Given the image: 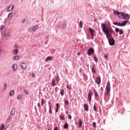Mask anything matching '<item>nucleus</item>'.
I'll use <instances>...</instances> for the list:
<instances>
[{"mask_svg": "<svg viewBox=\"0 0 130 130\" xmlns=\"http://www.w3.org/2000/svg\"><path fill=\"white\" fill-rule=\"evenodd\" d=\"M55 80H56V81H57V82H58V81H59V77L58 76H57L56 77Z\"/></svg>", "mask_w": 130, "mask_h": 130, "instance_id": "f704fd0d", "label": "nucleus"}, {"mask_svg": "<svg viewBox=\"0 0 130 130\" xmlns=\"http://www.w3.org/2000/svg\"><path fill=\"white\" fill-rule=\"evenodd\" d=\"M38 107H40V103H38Z\"/></svg>", "mask_w": 130, "mask_h": 130, "instance_id": "09e8293b", "label": "nucleus"}, {"mask_svg": "<svg viewBox=\"0 0 130 130\" xmlns=\"http://www.w3.org/2000/svg\"><path fill=\"white\" fill-rule=\"evenodd\" d=\"M66 28H67V24L66 23H63L62 26V28L66 29Z\"/></svg>", "mask_w": 130, "mask_h": 130, "instance_id": "b1692460", "label": "nucleus"}, {"mask_svg": "<svg viewBox=\"0 0 130 130\" xmlns=\"http://www.w3.org/2000/svg\"><path fill=\"white\" fill-rule=\"evenodd\" d=\"M106 90L107 91L106 95H109V92H110V83H107V86L106 87Z\"/></svg>", "mask_w": 130, "mask_h": 130, "instance_id": "20e7f679", "label": "nucleus"}, {"mask_svg": "<svg viewBox=\"0 0 130 130\" xmlns=\"http://www.w3.org/2000/svg\"><path fill=\"white\" fill-rule=\"evenodd\" d=\"M5 28V25H2L0 27V30L1 31H2L3 29Z\"/></svg>", "mask_w": 130, "mask_h": 130, "instance_id": "7c9ffc66", "label": "nucleus"}, {"mask_svg": "<svg viewBox=\"0 0 130 130\" xmlns=\"http://www.w3.org/2000/svg\"><path fill=\"white\" fill-rule=\"evenodd\" d=\"M115 32H116V33H118V32H119V35H121L123 34V30L122 29H120L117 28H116L115 29Z\"/></svg>", "mask_w": 130, "mask_h": 130, "instance_id": "1a4fd4ad", "label": "nucleus"}, {"mask_svg": "<svg viewBox=\"0 0 130 130\" xmlns=\"http://www.w3.org/2000/svg\"><path fill=\"white\" fill-rule=\"evenodd\" d=\"M67 88H68V89H71V86H70V85H67Z\"/></svg>", "mask_w": 130, "mask_h": 130, "instance_id": "49530a36", "label": "nucleus"}, {"mask_svg": "<svg viewBox=\"0 0 130 130\" xmlns=\"http://www.w3.org/2000/svg\"><path fill=\"white\" fill-rule=\"evenodd\" d=\"M93 59H94V60H95V61H96V62H97L98 61V58H97V57L94 56Z\"/></svg>", "mask_w": 130, "mask_h": 130, "instance_id": "473e14b6", "label": "nucleus"}, {"mask_svg": "<svg viewBox=\"0 0 130 130\" xmlns=\"http://www.w3.org/2000/svg\"><path fill=\"white\" fill-rule=\"evenodd\" d=\"M95 83L98 84L99 85V84H100L101 83V78L99 77H98L96 79H95Z\"/></svg>", "mask_w": 130, "mask_h": 130, "instance_id": "9d476101", "label": "nucleus"}, {"mask_svg": "<svg viewBox=\"0 0 130 130\" xmlns=\"http://www.w3.org/2000/svg\"><path fill=\"white\" fill-rule=\"evenodd\" d=\"M52 59H53V57H51V56H48L47 57L46 59H45V61H48L49 60H52Z\"/></svg>", "mask_w": 130, "mask_h": 130, "instance_id": "2eb2a0df", "label": "nucleus"}, {"mask_svg": "<svg viewBox=\"0 0 130 130\" xmlns=\"http://www.w3.org/2000/svg\"><path fill=\"white\" fill-rule=\"evenodd\" d=\"M56 109L55 112H57L58 111V107H59V104H56Z\"/></svg>", "mask_w": 130, "mask_h": 130, "instance_id": "5701e85b", "label": "nucleus"}, {"mask_svg": "<svg viewBox=\"0 0 130 130\" xmlns=\"http://www.w3.org/2000/svg\"><path fill=\"white\" fill-rule=\"evenodd\" d=\"M13 59H14V60H18V59H19V56L18 55H16L14 57H13Z\"/></svg>", "mask_w": 130, "mask_h": 130, "instance_id": "412c9836", "label": "nucleus"}, {"mask_svg": "<svg viewBox=\"0 0 130 130\" xmlns=\"http://www.w3.org/2000/svg\"><path fill=\"white\" fill-rule=\"evenodd\" d=\"M16 112V110L15 109V108H12L11 111V115H15V113Z\"/></svg>", "mask_w": 130, "mask_h": 130, "instance_id": "4468645a", "label": "nucleus"}, {"mask_svg": "<svg viewBox=\"0 0 130 130\" xmlns=\"http://www.w3.org/2000/svg\"><path fill=\"white\" fill-rule=\"evenodd\" d=\"M130 24V22H129V25Z\"/></svg>", "mask_w": 130, "mask_h": 130, "instance_id": "864d4df0", "label": "nucleus"}, {"mask_svg": "<svg viewBox=\"0 0 130 130\" xmlns=\"http://www.w3.org/2000/svg\"><path fill=\"white\" fill-rule=\"evenodd\" d=\"M104 57H105V58H107V57H108V54H107L105 55Z\"/></svg>", "mask_w": 130, "mask_h": 130, "instance_id": "a18cd8bd", "label": "nucleus"}, {"mask_svg": "<svg viewBox=\"0 0 130 130\" xmlns=\"http://www.w3.org/2000/svg\"><path fill=\"white\" fill-rule=\"evenodd\" d=\"M5 37H9L10 36V35L9 34H4Z\"/></svg>", "mask_w": 130, "mask_h": 130, "instance_id": "72a5a7b5", "label": "nucleus"}, {"mask_svg": "<svg viewBox=\"0 0 130 130\" xmlns=\"http://www.w3.org/2000/svg\"><path fill=\"white\" fill-rule=\"evenodd\" d=\"M60 93L61 96H63V94L64 93V90L63 89H61Z\"/></svg>", "mask_w": 130, "mask_h": 130, "instance_id": "4be33fe9", "label": "nucleus"}, {"mask_svg": "<svg viewBox=\"0 0 130 130\" xmlns=\"http://www.w3.org/2000/svg\"><path fill=\"white\" fill-rule=\"evenodd\" d=\"M123 19H125V20H128V19H129V15L128 14H124Z\"/></svg>", "mask_w": 130, "mask_h": 130, "instance_id": "f3484780", "label": "nucleus"}, {"mask_svg": "<svg viewBox=\"0 0 130 130\" xmlns=\"http://www.w3.org/2000/svg\"><path fill=\"white\" fill-rule=\"evenodd\" d=\"M60 118L62 120H64V119H66V118L63 116V115H60Z\"/></svg>", "mask_w": 130, "mask_h": 130, "instance_id": "c85d7f7f", "label": "nucleus"}, {"mask_svg": "<svg viewBox=\"0 0 130 130\" xmlns=\"http://www.w3.org/2000/svg\"><path fill=\"white\" fill-rule=\"evenodd\" d=\"M127 23H129L128 21L125 20V21H124L121 23L116 22H113V24L114 25H116V26H125L126 24H127Z\"/></svg>", "mask_w": 130, "mask_h": 130, "instance_id": "f03ea898", "label": "nucleus"}, {"mask_svg": "<svg viewBox=\"0 0 130 130\" xmlns=\"http://www.w3.org/2000/svg\"><path fill=\"white\" fill-rule=\"evenodd\" d=\"M18 68V66L16 64H14L12 65V68L13 69V71L14 72H16L17 71V68Z\"/></svg>", "mask_w": 130, "mask_h": 130, "instance_id": "ddd939ff", "label": "nucleus"}, {"mask_svg": "<svg viewBox=\"0 0 130 130\" xmlns=\"http://www.w3.org/2000/svg\"><path fill=\"white\" fill-rule=\"evenodd\" d=\"M49 113H51V105H50L49 106Z\"/></svg>", "mask_w": 130, "mask_h": 130, "instance_id": "58836bf2", "label": "nucleus"}, {"mask_svg": "<svg viewBox=\"0 0 130 130\" xmlns=\"http://www.w3.org/2000/svg\"><path fill=\"white\" fill-rule=\"evenodd\" d=\"M66 113H67V114H68V113H69V112L67 111V112H66Z\"/></svg>", "mask_w": 130, "mask_h": 130, "instance_id": "603ef678", "label": "nucleus"}, {"mask_svg": "<svg viewBox=\"0 0 130 130\" xmlns=\"http://www.w3.org/2000/svg\"><path fill=\"white\" fill-rule=\"evenodd\" d=\"M7 88H8V84L5 83V84H4V90L5 91H6V90H7Z\"/></svg>", "mask_w": 130, "mask_h": 130, "instance_id": "a878e982", "label": "nucleus"}, {"mask_svg": "<svg viewBox=\"0 0 130 130\" xmlns=\"http://www.w3.org/2000/svg\"><path fill=\"white\" fill-rule=\"evenodd\" d=\"M44 99H42V103H41V105H42V106H43V105H44Z\"/></svg>", "mask_w": 130, "mask_h": 130, "instance_id": "c9c22d12", "label": "nucleus"}, {"mask_svg": "<svg viewBox=\"0 0 130 130\" xmlns=\"http://www.w3.org/2000/svg\"><path fill=\"white\" fill-rule=\"evenodd\" d=\"M19 52V50H18V49H15L13 50V54H14L15 55H17V54Z\"/></svg>", "mask_w": 130, "mask_h": 130, "instance_id": "a211bd4d", "label": "nucleus"}, {"mask_svg": "<svg viewBox=\"0 0 130 130\" xmlns=\"http://www.w3.org/2000/svg\"><path fill=\"white\" fill-rule=\"evenodd\" d=\"M64 103L66 104V105H68L69 104V101H68L67 100H65Z\"/></svg>", "mask_w": 130, "mask_h": 130, "instance_id": "ea45409f", "label": "nucleus"}, {"mask_svg": "<svg viewBox=\"0 0 130 130\" xmlns=\"http://www.w3.org/2000/svg\"><path fill=\"white\" fill-rule=\"evenodd\" d=\"M91 71H92V73H95V65H93L92 66V68L91 69Z\"/></svg>", "mask_w": 130, "mask_h": 130, "instance_id": "393cba45", "label": "nucleus"}, {"mask_svg": "<svg viewBox=\"0 0 130 130\" xmlns=\"http://www.w3.org/2000/svg\"><path fill=\"white\" fill-rule=\"evenodd\" d=\"M2 51H3V50H2L0 51V53H2Z\"/></svg>", "mask_w": 130, "mask_h": 130, "instance_id": "3c124183", "label": "nucleus"}, {"mask_svg": "<svg viewBox=\"0 0 130 130\" xmlns=\"http://www.w3.org/2000/svg\"><path fill=\"white\" fill-rule=\"evenodd\" d=\"M84 108L85 111H89V106H88L86 104H84Z\"/></svg>", "mask_w": 130, "mask_h": 130, "instance_id": "9b49d317", "label": "nucleus"}, {"mask_svg": "<svg viewBox=\"0 0 130 130\" xmlns=\"http://www.w3.org/2000/svg\"><path fill=\"white\" fill-rule=\"evenodd\" d=\"M68 127H69V125L66 123L64 125V128H68Z\"/></svg>", "mask_w": 130, "mask_h": 130, "instance_id": "2f4dec72", "label": "nucleus"}, {"mask_svg": "<svg viewBox=\"0 0 130 130\" xmlns=\"http://www.w3.org/2000/svg\"><path fill=\"white\" fill-rule=\"evenodd\" d=\"M52 86H55V80H52Z\"/></svg>", "mask_w": 130, "mask_h": 130, "instance_id": "4c0bfd02", "label": "nucleus"}, {"mask_svg": "<svg viewBox=\"0 0 130 130\" xmlns=\"http://www.w3.org/2000/svg\"><path fill=\"white\" fill-rule=\"evenodd\" d=\"M92 53H94V49L90 48L88 50L87 54L88 55L90 56L92 54Z\"/></svg>", "mask_w": 130, "mask_h": 130, "instance_id": "0eeeda50", "label": "nucleus"}, {"mask_svg": "<svg viewBox=\"0 0 130 130\" xmlns=\"http://www.w3.org/2000/svg\"><path fill=\"white\" fill-rule=\"evenodd\" d=\"M92 96H93V92L91 91H89L88 95V101H91V100H92Z\"/></svg>", "mask_w": 130, "mask_h": 130, "instance_id": "423d86ee", "label": "nucleus"}, {"mask_svg": "<svg viewBox=\"0 0 130 130\" xmlns=\"http://www.w3.org/2000/svg\"><path fill=\"white\" fill-rule=\"evenodd\" d=\"M68 118H69V119H71L72 118V115H69L68 116Z\"/></svg>", "mask_w": 130, "mask_h": 130, "instance_id": "de8ad7c7", "label": "nucleus"}, {"mask_svg": "<svg viewBox=\"0 0 130 130\" xmlns=\"http://www.w3.org/2000/svg\"><path fill=\"white\" fill-rule=\"evenodd\" d=\"M102 29L106 35V38L109 41V45H111V46H113V45L115 44V41L113 37H112V32H113L112 28L106 26L104 23H103L102 25Z\"/></svg>", "mask_w": 130, "mask_h": 130, "instance_id": "f257e3e1", "label": "nucleus"}, {"mask_svg": "<svg viewBox=\"0 0 130 130\" xmlns=\"http://www.w3.org/2000/svg\"><path fill=\"white\" fill-rule=\"evenodd\" d=\"M89 31L91 35V39L93 40L94 39V34H95V30L93 28L89 27Z\"/></svg>", "mask_w": 130, "mask_h": 130, "instance_id": "39448f33", "label": "nucleus"}, {"mask_svg": "<svg viewBox=\"0 0 130 130\" xmlns=\"http://www.w3.org/2000/svg\"><path fill=\"white\" fill-rule=\"evenodd\" d=\"M14 94H15V92L14 91V90L10 91V96H13V95H14Z\"/></svg>", "mask_w": 130, "mask_h": 130, "instance_id": "bb28decb", "label": "nucleus"}, {"mask_svg": "<svg viewBox=\"0 0 130 130\" xmlns=\"http://www.w3.org/2000/svg\"><path fill=\"white\" fill-rule=\"evenodd\" d=\"M79 127H82V123H83V121H82V120L81 119H79Z\"/></svg>", "mask_w": 130, "mask_h": 130, "instance_id": "aec40b11", "label": "nucleus"}, {"mask_svg": "<svg viewBox=\"0 0 130 130\" xmlns=\"http://www.w3.org/2000/svg\"><path fill=\"white\" fill-rule=\"evenodd\" d=\"M54 130H58V129H57V127H56L54 128Z\"/></svg>", "mask_w": 130, "mask_h": 130, "instance_id": "8fccbe9b", "label": "nucleus"}, {"mask_svg": "<svg viewBox=\"0 0 130 130\" xmlns=\"http://www.w3.org/2000/svg\"><path fill=\"white\" fill-rule=\"evenodd\" d=\"M13 18V13H9L8 15V19H9L11 20Z\"/></svg>", "mask_w": 130, "mask_h": 130, "instance_id": "dca6fc26", "label": "nucleus"}, {"mask_svg": "<svg viewBox=\"0 0 130 130\" xmlns=\"http://www.w3.org/2000/svg\"><path fill=\"white\" fill-rule=\"evenodd\" d=\"M31 76L32 78H35V74H34V73H32Z\"/></svg>", "mask_w": 130, "mask_h": 130, "instance_id": "37998d69", "label": "nucleus"}, {"mask_svg": "<svg viewBox=\"0 0 130 130\" xmlns=\"http://www.w3.org/2000/svg\"><path fill=\"white\" fill-rule=\"evenodd\" d=\"M94 96H95V97H97V96H98V92H97V91L94 92Z\"/></svg>", "mask_w": 130, "mask_h": 130, "instance_id": "a19ab883", "label": "nucleus"}, {"mask_svg": "<svg viewBox=\"0 0 130 130\" xmlns=\"http://www.w3.org/2000/svg\"><path fill=\"white\" fill-rule=\"evenodd\" d=\"M93 110L94 111H97V108H96V106L95 105L93 106Z\"/></svg>", "mask_w": 130, "mask_h": 130, "instance_id": "e433bc0d", "label": "nucleus"}, {"mask_svg": "<svg viewBox=\"0 0 130 130\" xmlns=\"http://www.w3.org/2000/svg\"><path fill=\"white\" fill-rule=\"evenodd\" d=\"M21 68L22 69V70H25V68H26V64H25V63H22L21 64Z\"/></svg>", "mask_w": 130, "mask_h": 130, "instance_id": "6ab92c4d", "label": "nucleus"}, {"mask_svg": "<svg viewBox=\"0 0 130 130\" xmlns=\"http://www.w3.org/2000/svg\"><path fill=\"white\" fill-rule=\"evenodd\" d=\"M115 15H117L119 17V18H120L121 19H123V17H124V14L122 13H120L118 12V11L115 10L114 12Z\"/></svg>", "mask_w": 130, "mask_h": 130, "instance_id": "7ed1b4c3", "label": "nucleus"}, {"mask_svg": "<svg viewBox=\"0 0 130 130\" xmlns=\"http://www.w3.org/2000/svg\"><path fill=\"white\" fill-rule=\"evenodd\" d=\"M23 92L24 93H26V94H29V92H28V91L25 89L23 90Z\"/></svg>", "mask_w": 130, "mask_h": 130, "instance_id": "c03bdc74", "label": "nucleus"}, {"mask_svg": "<svg viewBox=\"0 0 130 130\" xmlns=\"http://www.w3.org/2000/svg\"><path fill=\"white\" fill-rule=\"evenodd\" d=\"M92 125H93V127H94V128H96V123L95 122H93Z\"/></svg>", "mask_w": 130, "mask_h": 130, "instance_id": "79ce46f5", "label": "nucleus"}, {"mask_svg": "<svg viewBox=\"0 0 130 130\" xmlns=\"http://www.w3.org/2000/svg\"><path fill=\"white\" fill-rule=\"evenodd\" d=\"M22 97H23V95H21V94H19V95H18L17 99L18 100L22 99Z\"/></svg>", "mask_w": 130, "mask_h": 130, "instance_id": "c756f323", "label": "nucleus"}, {"mask_svg": "<svg viewBox=\"0 0 130 130\" xmlns=\"http://www.w3.org/2000/svg\"><path fill=\"white\" fill-rule=\"evenodd\" d=\"M14 9V5L13 4L10 5L7 8V12H11Z\"/></svg>", "mask_w": 130, "mask_h": 130, "instance_id": "6e6552de", "label": "nucleus"}, {"mask_svg": "<svg viewBox=\"0 0 130 130\" xmlns=\"http://www.w3.org/2000/svg\"><path fill=\"white\" fill-rule=\"evenodd\" d=\"M79 26L80 27V28H82L83 27V22H82V21H80L79 22Z\"/></svg>", "mask_w": 130, "mask_h": 130, "instance_id": "cd10ccee", "label": "nucleus"}, {"mask_svg": "<svg viewBox=\"0 0 130 130\" xmlns=\"http://www.w3.org/2000/svg\"><path fill=\"white\" fill-rule=\"evenodd\" d=\"M37 29H38V25H34L31 27V30L34 31H36Z\"/></svg>", "mask_w": 130, "mask_h": 130, "instance_id": "f8f14e48", "label": "nucleus"}]
</instances>
